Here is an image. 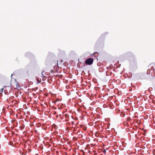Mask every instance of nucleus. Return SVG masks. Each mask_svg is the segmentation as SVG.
I'll return each instance as SVG.
<instances>
[{"instance_id": "1", "label": "nucleus", "mask_w": 155, "mask_h": 155, "mask_svg": "<svg viewBox=\"0 0 155 155\" xmlns=\"http://www.w3.org/2000/svg\"><path fill=\"white\" fill-rule=\"evenodd\" d=\"M94 61V59L92 58H88L85 61V63L87 65H91L92 64Z\"/></svg>"}, {"instance_id": "2", "label": "nucleus", "mask_w": 155, "mask_h": 155, "mask_svg": "<svg viewBox=\"0 0 155 155\" xmlns=\"http://www.w3.org/2000/svg\"><path fill=\"white\" fill-rule=\"evenodd\" d=\"M65 117L67 118H68L69 117V115L68 114H65Z\"/></svg>"}, {"instance_id": "3", "label": "nucleus", "mask_w": 155, "mask_h": 155, "mask_svg": "<svg viewBox=\"0 0 155 155\" xmlns=\"http://www.w3.org/2000/svg\"><path fill=\"white\" fill-rule=\"evenodd\" d=\"M3 90L4 88H2L1 89V90H0V94L3 92Z\"/></svg>"}, {"instance_id": "4", "label": "nucleus", "mask_w": 155, "mask_h": 155, "mask_svg": "<svg viewBox=\"0 0 155 155\" xmlns=\"http://www.w3.org/2000/svg\"><path fill=\"white\" fill-rule=\"evenodd\" d=\"M16 87L17 88H19L20 86L18 84V83H16Z\"/></svg>"}, {"instance_id": "5", "label": "nucleus", "mask_w": 155, "mask_h": 155, "mask_svg": "<svg viewBox=\"0 0 155 155\" xmlns=\"http://www.w3.org/2000/svg\"><path fill=\"white\" fill-rule=\"evenodd\" d=\"M30 54L29 53H27L26 54V56L27 57H28L29 55Z\"/></svg>"}, {"instance_id": "6", "label": "nucleus", "mask_w": 155, "mask_h": 155, "mask_svg": "<svg viewBox=\"0 0 155 155\" xmlns=\"http://www.w3.org/2000/svg\"><path fill=\"white\" fill-rule=\"evenodd\" d=\"M43 148L42 147L40 146H39V150H42L43 149Z\"/></svg>"}, {"instance_id": "7", "label": "nucleus", "mask_w": 155, "mask_h": 155, "mask_svg": "<svg viewBox=\"0 0 155 155\" xmlns=\"http://www.w3.org/2000/svg\"><path fill=\"white\" fill-rule=\"evenodd\" d=\"M37 81L38 83H39V79L38 78H37Z\"/></svg>"}, {"instance_id": "8", "label": "nucleus", "mask_w": 155, "mask_h": 155, "mask_svg": "<svg viewBox=\"0 0 155 155\" xmlns=\"http://www.w3.org/2000/svg\"><path fill=\"white\" fill-rule=\"evenodd\" d=\"M74 123V122H72V125H73Z\"/></svg>"}, {"instance_id": "9", "label": "nucleus", "mask_w": 155, "mask_h": 155, "mask_svg": "<svg viewBox=\"0 0 155 155\" xmlns=\"http://www.w3.org/2000/svg\"><path fill=\"white\" fill-rule=\"evenodd\" d=\"M44 72H42V74H43V75H44L43 74H44Z\"/></svg>"}, {"instance_id": "10", "label": "nucleus", "mask_w": 155, "mask_h": 155, "mask_svg": "<svg viewBox=\"0 0 155 155\" xmlns=\"http://www.w3.org/2000/svg\"><path fill=\"white\" fill-rule=\"evenodd\" d=\"M44 72H42V74H43V75H44L43 74H44Z\"/></svg>"}, {"instance_id": "11", "label": "nucleus", "mask_w": 155, "mask_h": 155, "mask_svg": "<svg viewBox=\"0 0 155 155\" xmlns=\"http://www.w3.org/2000/svg\"><path fill=\"white\" fill-rule=\"evenodd\" d=\"M68 120V119H66V121H67Z\"/></svg>"}, {"instance_id": "12", "label": "nucleus", "mask_w": 155, "mask_h": 155, "mask_svg": "<svg viewBox=\"0 0 155 155\" xmlns=\"http://www.w3.org/2000/svg\"><path fill=\"white\" fill-rule=\"evenodd\" d=\"M40 105H41V106H42V104H40Z\"/></svg>"}, {"instance_id": "13", "label": "nucleus", "mask_w": 155, "mask_h": 155, "mask_svg": "<svg viewBox=\"0 0 155 155\" xmlns=\"http://www.w3.org/2000/svg\"><path fill=\"white\" fill-rule=\"evenodd\" d=\"M67 124H69V123H67Z\"/></svg>"}, {"instance_id": "14", "label": "nucleus", "mask_w": 155, "mask_h": 155, "mask_svg": "<svg viewBox=\"0 0 155 155\" xmlns=\"http://www.w3.org/2000/svg\"><path fill=\"white\" fill-rule=\"evenodd\" d=\"M35 155H38V154H36Z\"/></svg>"}]
</instances>
